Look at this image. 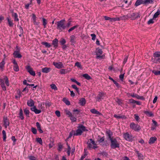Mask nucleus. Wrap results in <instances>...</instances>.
Segmentation results:
<instances>
[{"label":"nucleus","instance_id":"bb28decb","mask_svg":"<svg viewBox=\"0 0 160 160\" xmlns=\"http://www.w3.org/2000/svg\"><path fill=\"white\" fill-rule=\"evenodd\" d=\"M88 130L86 127L81 124V135L83 132L88 131Z\"/></svg>","mask_w":160,"mask_h":160},{"label":"nucleus","instance_id":"ddd939ff","mask_svg":"<svg viewBox=\"0 0 160 160\" xmlns=\"http://www.w3.org/2000/svg\"><path fill=\"white\" fill-rule=\"evenodd\" d=\"M52 64L56 68L58 69H60L64 67L62 63L61 62H53Z\"/></svg>","mask_w":160,"mask_h":160},{"label":"nucleus","instance_id":"412c9836","mask_svg":"<svg viewBox=\"0 0 160 160\" xmlns=\"http://www.w3.org/2000/svg\"><path fill=\"white\" fill-rule=\"evenodd\" d=\"M90 112L93 114H98L99 115H101L102 114L101 112L98 111L95 109H92L90 110Z\"/></svg>","mask_w":160,"mask_h":160},{"label":"nucleus","instance_id":"3c124183","mask_svg":"<svg viewBox=\"0 0 160 160\" xmlns=\"http://www.w3.org/2000/svg\"><path fill=\"white\" fill-rule=\"evenodd\" d=\"M51 88L54 90L55 91L57 90L58 89L57 88L56 85L54 84H52L50 85Z\"/></svg>","mask_w":160,"mask_h":160},{"label":"nucleus","instance_id":"473e14b6","mask_svg":"<svg viewBox=\"0 0 160 160\" xmlns=\"http://www.w3.org/2000/svg\"><path fill=\"white\" fill-rule=\"evenodd\" d=\"M24 112L25 113V114L26 115V117H29V113L30 112L27 109V108H25L23 109Z\"/></svg>","mask_w":160,"mask_h":160},{"label":"nucleus","instance_id":"e2e57ef3","mask_svg":"<svg viewBox=\"0 0 160 160\" xmlns=\"http://www.w3.org/2000/svg\"><path fill=\"white\" fill-rule=\"evenodd\" d=\"M152 126H154L155 127H157L158 126L157 122L154 120H152Z\"/></svg>","mask_w":160,"mask_h":160},{"label":"nucleus","instance_id":"dca6fc26","mask_svg":"<svg viewBox=\"0 0 160 160\" xmlns=\"http://www.w3.org/2000/svg\"><path fill=\"white\" fill-rule=\"evenodd\" d=\"M58 40L57 38L54 39L52 41V44L55 49L57 48L58 47Z\"/></svg>","mask_w":160,"mask_h":160},{"label":"nucleus","instance_id":"cd10ccee","mask_svg":"<svg viewBox=\"0 0 160 160\" xmlns=\"http://www.w3.org/2000/svg\"><path fill=\"white\" fill-rule=\"evenodd\" d=\"M144 113L148 117H152L154 116L153 114L151 112L145 111Z\"/></svg>","mask_w":160,"mask_h":160},{"label":"nucleus","instance_id":"6ab92c4d","mask_svg":"<svg viewBox=\"0 0 160 160\" xmlns=\"http://www.w3.org/2000/svg\"><path fill=\"white\" fill-rule=\"evenodd\" d=\"M70 71V70H68V69H61L59 71V73L61 74H66Z\"/></svg>","mask_w":160,"mask_h":160},{"label":"nucleus","instance_id":"6e6552de","mask_svg":"<svg viewBox=\"0 0 160 160\" xmlns=\"http://www.w3.org/2000/svg\"><path fill=\"white\" fill-rule=\"evenodd\" d=\"M129 15V18H131L132 20H135L140 17V14L138 12H133Z\"/></svg>","mask_w":160,"mask_h":160},{"label":"nucleus","instance_id":"c756f323","mask_svg":"<svg viewBox=\"0 0 160 160\" xmlns=\"http://www.w3.org/2000/svg\"><path fill=\"white\" fill-rule=\"evenodd\" d=\"M41 44L45 46L47 48H49L52 46L50 43L47 42H41Z\"/></svg>","mask_w":160,"mask_h":160},{"label":"nucleus","instance_id":"49530a36","mask_svg":"<svg viewBox=\"0 0 160 160\" xmlns=\"http://www.w3.org/2000/svg\"><path fill=\"white\" fill-rule=\"evenodd\" d=\"M72 87L74 89H75L77 93L79 94V88H78L76 85L73 84L72 85Z\"/></svg>","mask_w":160,"mask_h":160},{"label":"nucleus","instance_id":"f03ea898","mask_svg":"<svg viewBox=\"0 0 160 160\" xmlns=\"http://www.w3.org/2000/svg\"><path fill=\"white\" fill-rule=\"evenodd\" d=\"M0 85L2 89L4 91H7V88L5 85V83L6 84L7 86H9V83L8 78V77L6 76H4V79H2L0 78Z\"/></svg>","mask_w":160,"mask_h":160},{"label":"nucleus","instance_id":"20e7f679","mask_svg":"<svg viewBox=\"0 0 160 160\" xmlns=\"http://www.w3.org/2000/svg\"><path fill=\"white\" fill-rule=\"evenodd\" d=\"M152 60L153 62L155 63H160V52H156L153 54V58Z\"/></svg>","mask_w":160,"mask_h":160},{"label":"nucleus","instance_id":"338daca9","mask_svg":"<svg viewBox=\"0 0 160 160\" xmlns=\"http://www.w3.org/2000/svg\"><path fill=\"white\" fill-rule=\"evenodd\" d=\"M91 36L92 37V39L93 40H95L96 38V35L95 34H91Z\"/></svg>","mask_w":160,"mask_h":160},{"label":"nucleus","instance_id":"c85d7f7f","mask_svg":"<svg viewBox=\"0 0 160 160\" xmlns=\"http://www.w3.org/2000/svg\"><path fill=\"white\" fill-rule=\"evenodd\" d=\"M42 25L43 26L44 28H46L47 27L46 25L48 23L47 20L44 18H42Z\"/></svg>","mask_w":160,"mask_h":160},{"label":"nucleus","instance_id":"39448f33","mask_svg":"<svg viewBox=\"0 0 160 160\" xmlns=\"http://www.w3.org/2000/svg\"><path fill=\"white\" fill-rule=\"evenodd\" d=\"M123 134L124 138L128 141L132 142L134 138L132 135L128 132L123 133Z\"/></svg>","mask_w":160,"mask_h":160},{"label":"nucleus","instance_id":"ea45409f","mask_svg":"<svg viewBox=\"0 0 160 160\" xmlns=\"http://www.w3.org/2000/svg\"><path fill=\"white\" fill-rule=\"evenodd\" d=\"M136 152L138 158L139 159H142L143 157V155L141 153H140L138 151H137Z\"/></svg>","mask_w":160,"mask_h":160},{"label":"nucleus","instance_id":"2eb2a0df","mask_svg":"<svg viewBox=\"0 0 160 160\" xmlns=\"http://www.w3.org/2000/svg\"><path fill=\"white\" fill-rule=\"evenodd\" d=\"M13 55L15 58H21L22 57V55L20 53V52L18 51H14L13 53Z\"/></svg>","mask_w":160,"mask_h":160},{"label":"nucleus","instance_id":"393cba45","mask_svg":"<svg viewBox=\"0 0 160 160\" xmlns=\"http://www.w3.org/2000/svg\"><path fill=\"white\" fill-rule=\"evenodd\" d=\"M88 153V152L87 151V149H84V154L82 156L81 158V160H82L84 158H85L87 156Z\"/></svg>","mask_w":160,"mask_h":160},{"label":"nucleus","instance_id":"603ef678","mask_svg":"<svg viewBox=\"0 0 160 160\" xmlns=\"http://www.w3.org/2000/svg\"><path fill=\"white\" fill-rule=\"evenodd\" d=\"M13 70L16 72H18L19 71V68L18 64L13 66Z\"/></svg>","mask_w":160,"mask_h":160},{"label":"nucleus","instance_id":"9b49d317","mask_svg":"<svg viewBox=\"0 0 160 160\" xmlns=\"http://www.w3.org/2000/svg\"><path fill=\"white\" fill-rule=\"evenodd\" d=\"M3 121L4 123L3 125L5 128H6L10 124L9 120L7 116H3Z\"/></svg>","mask_w":160,"mask_h":160},{"label":"nucleus","instance_id":"0eeeda50","mask_svg":"<svg viewBox=\"0 0 160 160\" xmlns=\"http://www.w3.org/2000/svg\"><path fill=\"white\" fill-rule=\"evenodd\" d=\"M130 127L131 128L136 131H138L141 129L139 125L138 124H136L134 122L131 123L130 125Z\"/></svg>","mask_w":160,"mask_h":160},{"label":"nucleus","instance_id":"aec40b11","mask_svg":"<svg viewBox=\"0 0 160 160\" xmlns=\"http://www.w3.org/2000/svg\"><path fill=\"white\" fill-rule=\"evenodd\" d=\"M36 125L37 127V129L40 133H42L43 132L42 130V129L41 127V125L39 123L37 122L36 123Z\"/></svg>","mask_w":160,"mask_h":160},{"label":"nucleus","instance_id":"052dcab7","mask_svg":"<svg viewBox=\"0 0 160 160\" xmlns=\"http://www.w3.org/2000/svg\"><path fill=\"white\" fill-rule=\"evenodd\" d=\"M74 130H72L71 132H70L69 133V135L68 137V138H71L72 136L73 135H74Z\"/></svg>","mask_w":160,"mask_h":160},{"label":"nucleus","instance_id":"9d476101","mask_svg":"<svg viewBox=\"0 0 160 160\" xmlns=\"http://www.w3.org/2000/svg\"><path fill=\"white\" fill-rule=\"evenodd\" d=\"M25 68L27 72H29L31 75L33 76L35 75V72L33 70V68H31L30 65L26 66Z\"/></svg>","mask_w":160,"mask_h":160},{"label":"nucleus","instance_id":"5fc2aeb1","mask_svg":"<svg viewBox=\"0 0 160 160\" xmlns=\"http://www.w3.org/2000/svg\"><path fill=\"white\" fill-rule=\"evenodd\" d=\"M78 26V25H76L72 27L68 30V32H70L71 31L75 29L76 28H77Z\"/></svg>","mask_w":160,"mask_h":160},{"label":"nucleus","instance_id":"09e8293b","mask_svg":"<svg viewBox=\"0 0 160 160\" xmlns=\"http://www.w3.org/2000/svg\"><path fill=\"white\" fill-rule=\"evenodd\" d=\"M31 130L32 132L33 133V134H37V130L35 128L32 127L31 128Z\"/></svg>","mask_w":160,"mask_h":160},{"label":"nucleus","instance_id":"6e6d98bb","mask_svg":"<svg viewBox=\"0 0 160 160\" xmlns=\"http://www.w3.org/2000/svg\"><path fill=\"white\" fill-rule=\"evenodd\" d=\"M28 158L29 160H37L36 158L33 156H29L28 157Z\"/></svg>","mask_w":160,"mask_h":160},{"label":"nucleus","instance_id":"69168bd1","mask_svg":"<svg viewBox=\"0 0 160 160\" xmlns=\"http://www.w3.org/2000/svg\"><path fill=\"white\" fill-rule=\"evenodd\" d=\"M71 22L69 21L68 22L67 24L66 25H65V26L66 27V28H68L70 26H72V25L71 23Z\"/></svg>","mask_w":160,"mask_h":160},{"label":"nucleus","instance_id":"37998d69","mask_svg":"<svg viewBox=\"0 0 160 160\" xmlns=\"http://www.w3.org/2000/svg\"><path fill=\"white\" fill-rule=\"evenodd\" d=\"M160 14V10H158V11L154 14L153 16V18H156Z\"/></svg>","mask_w":160,"mask_h":160},{"label":"nucleus","instance_id":"e433bc0d","mask_svg":"<svg viewBox=\"0 0 160 160\" xmlns=\"http://www.w3.org/2000/svg\"><path fill=\"white\" fill-rule=\"evenodd\" d=\"M64 112H65L66 114L67 115H68V117H70L72 116V114L67 109H64Z\"/></svg>","mask_w":160,"mask_h":160},{"label":"nucleus","instance_id":"a19ab883","mask_svg":"<svg viewBox=\"0 0 160 160\" xmlns=\"http://www.w3.org/2000/svg\"><path fill=\"white\" fill-rule=\"evenodd\" d=\"M114 117L117 119L124 118H125V116L124 115L119 116L116 114H114Z\"/></svg>","mask_w":160,"mask_h":160},{"label":"nucleus","instance_id":"680f3d73","mask_svg":"<svg viewBox=\"0 0 160 160\" xmlns=\"http://www.w3.org/2000/svg\"><path fill=\"white\" fill-rule=\"evenodd\" d=\"M69 117L70 118V119L72 121L74 122L76 121V118L75 117L73 116L72 115L71 116H70Z\"/></svg>","mask_w":160,"mask_h":160},{"label":"nucleus","instance_id":"774afa93","mask_svg":"<svg viewBox=\"0 0 160 160\" xmlns=\"http://www.w3.org/2000/svg\"><path fill=\"white\" fill-rule=\"evenodd\" d=\"M134 118L135 119V120L137 121H138L139 119H140V118H139L138 115L137 114H134Z\"/></svg>","mask_w":160,"mask_h":160},{"label":"nucleus","instance_id":"58836bf2","mask_svg":"<svg viewBox=\"0 0 160 160\" xmlns=\"http://www.w3.org/2000/svg\"><path fill=\"white\" fill-rule=\"evenodd\" d=\"M63 148V146L61 144V143L59 142L58 143V150L59 152H61L62 150V149Z\"/></svg>","mask_w":160,"mask_h":160},{"label":"nucleus","instance_id":"f257e3e1","mask_svg":"<svg viewBox=\"0 0 160 160\" xmlns=\"http://www.w3.org/2000/svg\"><path fill=\"white\" fill-rule=\"evenodd\" d=\"M27 104L29 107H33L30 108V109L32 111L34 112L35 113L38 114L41 112V110L38 109L36 106L34 105V102L32 99H30L29 100H28Z\"/></svg>","mask_w":160,"mask_h":160},{"label":"nucleus","instance_id":"1a4fd4ad","mask_svg":"<svg viewBox=\"0 0 160 160\" xmlns=\"http://www.w3.org/2000/svg\"><path fill=\"white\" fill-rule=\"evenodd\" d=\"M6 20L7 21L6 24L9 27L12 28L13 27L14 25L13 21L9 16L6 18Z\"/></svg>","mask_w":160,"mask_h":160},{"label":"nucleus","instance_id":"a878e982","mask_svg":"<svg viewBox=\"0 0 160 160\" xmlns=\"http://www.w3.org/2000/svg\"><path fill=\"white\" fill-rule=\"evenodd\" d=\"M19 117L22 120L24 119V117L23 115V112L22 110V109H20V112L19 113Z\"/></svg>","mask_w":160,"mask_h":160},{"label":"nucleus","instance_id":"2f4dec72","mask_svg":"<svg viewBox=\"0 0 160 160\" xmlns=\"http://www.w3.org/2000/svg\"><path fill=\"white\" fill-rule=\"evenodd\" d=\"M142 4H143V1L142 0H137L135 5L138 6Z\"/></svg>","mask_w":160,"mask_h":160},{"label":"nucleus","instance_id":"bf43d9fd","mask_svg":"<svg viewBox=\"0 0 160 160\" xmlns=\"http://www.w3.org/2000/svg\"><path fill=\"white\" fill-rule=\"evenodd\" d=\"M11 139L13 141V145H14L15 144V142L16 141V139L15 138L14 136H12L11 137Z\"/></svg>","mask_w":160,"mask_h":160},{"label":"nucleus","instance_id":"c9c22d12","mask_svg":"<svg viewBox=\"0 0 160 160\" xmlns=\"http://www.w3.org/2000/svg\"><path fill=\"white\" fill-rule=\"evenodd\" d=\"M75 37L74 35H72L70 37V42H71L72 45L73 44L75 43Z\"/></svg>","mask_w":160,"mask_h":160},{"label":"nucleus","instance_id":"4468645a","mask_svg":"<svg viewBox=\"0 0 160 160\" xmlns=\"http://www.w3.org/2000/svg\"><path fill=\"white\" fill-rule=\"evenodd\" d=\"M105 95V93L103 92H99L98 96L96 98L97 100L100 102L101 100L103 99L102 97Z\"/></svg>","mask_w":160,"mask_h":160},{"label":"nucleus","instance_id":"0e129e2a","mask_svg":"<svg viewBox=\"0 0 160 160\" xmlns=\"http://www.w3.org/2000/svg\"><path fill=\"white\" fill-rule=\"evenodd\" d=\"M55 113L57 115V116L58 117H60L61 116L60 112L59 111H56L55 112Z\"/></svg>","mask_w":160,"mask_h":160},{"label":"nucleus","instance_id":"72a5a7b5","mask_svg":"<svg viewBox=\"0 0 160 160\" xmlns=\"http://www.w3.org/2000/svg\"><path fill=\"white\" fill-rule=\"evenodd\" d=\"M153 0H144L143 1V4L153 3Z\"/></svg>","mask_w":160,"mask_h":160},{"label":"nucleus","instance_id":"423d86ee","mask_svg":"<svg viewBox=\"0 0 160 160\" xmlns=\"http://www.w3.org/2000/svg\"><path fill=\"white\" fill-rule=\"evenodd\" d=\"M111 144V147L112 148H119V144L118 143L117 141L115 138L112 139L110 140Z\"/></svg>","mask_w":160,"mask_h":160},{"label":"nucleus","instance_id":"79ce46f5","mask_svg":"<svg viewBox=\"0 0 160 160\" xmlns=\"http://www.w3.org/2000/svg\"><path fill=\"white\" fill-rule=\"evenodd\" d=\"M5 64V62L4 60H2V62L0 63V68L1 69H2L3 70V67H4V65Z\"/></svg>","mask_w":160,"mask_h":160},{"label":"nucleus","instance_id":"b1692460","mask_svg":"<svg viewBox=\"0 0 160 160\" xmlns=\"http://www.w3.org/2000/svg\"><path fill=\"white\" fill-rule=\"evenodd\" d=\"M12 17L13 18L14 21L18 22L19 18H18V14L16 13H14V14L13 15H12Z\"/></svg>","mask_w":160,"mask_h":160},{"label":"nucleus","instance_id":"4d7b16f0","mask_svg":"<svg viewBox=\"0 0 160 160\" xmlns=\"http://www.w3.org/2000/svg\"><path fill=\"white\" fill-rule=\"evenodd\" d=\"M45 104L46 108L49 107L51 105V103L49 101H47L45 103Z\"/></svg>","mask_w":160,"mask_h":160},{"label":"nucleus","instance_id":"7c9ffc66","mask_svg":"<svg viewBox=\"0 0 160 160\" xmlns=\"http://www.w3.org/2000/svg\"><path fill=\"white\" fill-rule=\"evenodd\" d=\"M82 77L88 80H89L92 79L91 77L87 73L83 74L82 75Z\"/></svg>","mask_w":160,"mask_h":160},{"label":"nucleus","instance_id":"5701e85b","mask_svg":"<svg viewBox=\"0 0 160 160\" xmlns=\"http://www.w3.org/2000/svg\"><path fill=\"white\" fill-rule=\"evenodd\" d=\"M50 68L45 67L42 69V71L43 73H48L50 71Z\"/></svg>","mask_w":160,"mask_h":160},{"label":"nucleus","instance_id":"4be33fe9","mask_svg":"<svg viewBox=\"0 0 160 160\" xmlns=\"http://www.w3.org/2000/svg\"><path fill=\"white\" fill-rule=\"evenodd\" d=\"M157 139V138L156 137H151L148 141V143L150 144H153L156 141Z\"/></svg>","mask_w":160,"mask_h":160},{"label":"nucleus","instance_id":"8fccbe9b","mask_svg":"<svg viewBox=\"0 0 160 160\" xmlns=\"http://www.w3.org/2000/svg\"><path fill=\"white\" fill-rule=\"evenodd\" d=\"M137 99H141V100H144V98L143 96H140L138 95V94H135V97Z\"/></svg>","mask_w":160,"mask_h":160},{"label":"nucleus","instance_id":"f8f14e48","mask_svg":"<svg viewBox=\"0 0 160 160\" xmlns=\"http://www.w3.org/2000/svg\"><path fill=\"white\" fill-rule=\"evenodd\" d=\"M97 52L96 53V55H97L96 58L97 59L98 58H103L104 57V56L103 55H101L102 53V51L101 49L98 48L97 49Z\"/></svg>","mask_w":160,"mask_h":160},{"label":"nucleus","instance_id":"de8ad7c7","mask_svg":"<svg viewBox=\"0 0 160 160\" xmlns=\"http://www.w3.org/2000/svg\"><path fill=\"white\" fill-rule=\"evenodd\" d=\"M59 42L61 45H64L66 43V41L64 39L62 38L60 40Z\"/></svg>","mask_w":160,"mask_h":160},{"label":"nucleus","instance_id":"f3484780","mask_svg":"<svg viewBox=\"0 0 160 160\" xmlns=\"http://www.w3.org/2000/svg\"><path fill=\"white\" fill-rule=\"evenodd\" d=\"M78 129L76 131L74 130V136H78L80 135V124H78Z\"/></svg>","mask_w":160,"mask_h":160},{"label":"nucleus","instance_id":"13d9d810","mask_svg":"<svg viewBox=\"0 0 160 160\" xmlns=\"http://www.w3.org/2000/svg\"><path fill=\"white\" fill-rule=\"evenodd\" d=\"M152 72L155 75H160V71H157L155 70H153L152 71Z\"/></svg>","mask_w":160,"mask_h":160},{"label":"nucleus","instance_id":"a211bd4d","mask_svg":"<svg viewBox=\"0 0 160 160\" xmlns=\"http://www.w3.org/2000/svg\"><path fill=\"white\" fill-rule=\"evenodd\" d=\"M106 134L107 136L108 137L110 140L113 139L112 138V136L113 134L112 132V131H111L110 130H108L106 132Z\"/></svg>","mask_w":160,"mask_h":160},{"label":"nucleus","instance_id":"864d4df0","mask_svg":"<svg viewBox=\"0 0 160 160\" xmlns=\"http://www.w3.org/2000/svg\"><path fill=\"white\" fill-rule=\"evenodd\" d=\"M122 19H129V15L128 14L126 15H123L122 17H121Z\"/></svg>","mask_w":160,"mask_h":160},{"label":"nucleus","instance_id":"4c0bfd02","mask_svg":"<svg viewBox=\"0 0 160 160\" xmlns=\"http://www.w3.org/2000/svg\"><path fill=\"white\" fill-rule=\"evenodd\" d=\"M36 142H37L39 143L40 145H42V139L40 138H36Z\"/></svg>","mask_w":160,"mask_h":160},{"label":"nucleus","instance_id":"f704fd0d","mask_svg":"<svg viewBox=\"0 0 160 160\" xmlns=\"http://www.w3.org/2000/svg\"><path fill=\"white\" fill-rule=\"evenodd\" d=\"M81 105L84 106L86 103V101L84 98H81Z\"/></svg>","mask_w":160,"mask_h":160},{"label":"nucleus","instance_id":"7ed1b4c3","mask_svg":"<svg viewBox=\"0 0 160 160\" xmlns=\"http://www.w3.org/2000/svg\"><path fill=\"white\" fill-rule=\"evenodd\" d=\"M65 20L64 19H62L58 21L55 24H57V28L60 31H62L66 28L65 24Z\"/></svg>","mask_w":160,"mask_h":160},{"label":"nucleus","instance_id":"a18cd8bd","mask_svg":"<svg viewBox=\"0 0 160 160\" xmlns=\"http://www.w3.org/2000/svg\"><path fill=\"white\" fill-rule=\"evenodd\" d=\"M2 134L3 136V140L4 142H6V132L4 130H3L2 131Z\"/></svg>","mask_w":160,"mask_h":160},{"label":"nucleus","instance_id":"c03bdc74","mask_svg":"<svg viewBox=\"0 0 160 160\" xmlns=\"http://www.w3.org/2000/svg\"><path fill=\"white\" fill-rule=\"evenodd\" d=\"M63 101L67 105H69L70 104V101L66 98H64L63 99Z\"/></svg>","mask_w":160,"mask_h":160}]
</instances>
